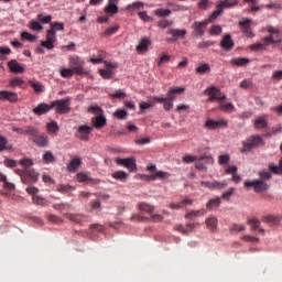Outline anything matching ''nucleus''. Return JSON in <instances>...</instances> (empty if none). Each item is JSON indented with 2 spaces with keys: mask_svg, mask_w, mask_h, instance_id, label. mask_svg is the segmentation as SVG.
<instances>
[{
  "mask_svg": "<svg viewBox=\"0 0 282 282\" xmlns=\"http://www.w3.org/2000/svg\"><path fill=\"white\" fill-rule=\"evenodd\" d=\"M239 4V0H225L220 1L218 6L224 10V8H235V6Z\"/></svg>",
  "mask_w": 282,
  "mask_h": 282,
  "instance_id": "38",
  "label": "nucleus"
},
{
  "mask_svg": "<svg viewBox=\"0 0 282 282\" xmlns=\"http://www.w3.org/2000/svg\"><path fill=\"white\" fill-rule=\"evenodd\" d=\"M246 188H253L256 193H263L268 191V184L263 181H247L245 182Z\"/></svg>",
  "mask_w": 282,
  "mask_h": 282,
  "instance_id": "12",
  "label": "nucleus"
},
{
  "mask_svg": "<svg viewBox=\"0 0 282 282\" xmlns=\"http://www.w3.org/2000/svg\"><path fill=\"white\" fill-rule=\"evenodd\" d=\"M200 186L203 188H209V191H221V188H226L228 186V182L226 181L219 182L215 180L204 181L200 183Z\"/></svg>",
  "mask_w": 282,
  "mask_h": 282,
  "instance_id": "7",
  "label": "nucleus"
},
{
  "mask_svg": "<svg viewBox=\"0 0 282 282\" xmlns=\"http://www.w3.org/2000/svg\"><path fill=\"white\" fill-rule=\"evenodd\" d=\"M205 127L212 130L220 129V127H228V121H226L225 119H221V120L208 119L205 123Z\"/></svg>",
  "mask_w": 282,
  "mask_h": 282,
  "instance_id": "19",
  "label": "nucleus"
},
{
  "mask_svg": "<svg viewBox=\"0 0 282 282\" xmlns=\"http://www.w3.org/2000/svg\"><path fill=\"white\" fill-rule=\"evenodd\" d=\"M89 113H94L95 116H102V108L98 106H90L88 108Z\"/></svg>",
  "mask_w": 282,
  "mask_h": 282,
  "instance_id": "61",
  "label": "nucleus"
},
{
  "mask_svg": "<svg viewBox=\"0 0 282 282\" xmlns=\"http://www.w3.org/2000/svg\"><path fill=\"white\" fill-rule=\"evenodd\" d=\"M206 215V209H197V210H191L185 215V219H195L197 217H204Z\"/></svg>",
  "mask_w": 282,
  "mask_h": 282,
  "instance_id": "31",
  "label": "nucleus"
},
{
  "mask_svg": "<svg viewBox=\"0 0 282 282\" xmlns=\"http://www.w3.org/2000/svg\"><path fill=\"white\" fill-rule=\"evenodd\" d=\"M217 10L214 11L210 17L206 20L207 23H213L214 21H217V19H219V17H221V14H224V9L220 8L219 4L216 6Z\"/></svg>",
  "mask_w": 282,
  "mask_h": 282,
  "instance_id": "34",
  "label": "nucleus"
},
{
  "mask_svg": "<svg viewBox=\"0 0 282 282\" xmlns=\"http://www.w3.org/2000/svg\"><path fill=\"white\" fill-rule=\"evenodd\" d=\"M250 23H252V20L250 19H243L238 23L239 28L241 29V32L246 34L248 39H252L254 36L252 28H250Z\"/></svg>",
  "mask_w": 282,
  "mask_h": 282,
  "instance_id": "16",
  "label": "nucleus"
},
{
  "mask_svg": "<svg viewBox=\"0 0 282 282\" xmlns=\"http://www.w3.org/2000/svg\"><path fill=\"white\" fill-rule=\"evenodd\" d=\"M220 205H221V198L215 197V198H210L207 202L206 208L207 210H215V208H219Z\"/></svg>",
  "mask_w": 282,
  "mask_h": 282,
  "instance_id": "33",
  "label": "nucleus"
},
{
  "mask_svg": "<svg viewBox=\"0 0 282 282\" xmlns=\"http://www.w3.org/2000/svg\"><path fill=\"white\" fill-rule=\"evenodd\" d=\"M39 133V128L29 126L26 129H24V135H31L32 138H35Z\"/></svg>",
  "mask_w": 282,
  "mask_h": 282,
  "instance_id": "46",
  "label": "nucleus"
},
{
  "mask_svg": "<svg viewBox=\"0 0 282 282\" xmlns=\"http://www.w3.org/2000/svg\"><path fill=\"white\" fill-rule=\"evenodd\" d=\"M206 96H209V101L215 102V100H226V95L221 93L218 87L212 86L205 90Z\"/></svg>",
  "mask_w": 282,
  "mask_h": 282,
  "instance_id": "5",
  "label": "nucleus"
},
{
  "mask_svg": "<svg viewBox=\"0 0 282 282\" xmlns=\"http://www.w3.org/2000/svg\"><path fill=\"white\" fill-rule=\"evenodd\" d=\"M220 47L223 50H226L227 52H230L235 47V41H232V36L230 34H227L223 37V41L220 42Z\"/></svg>",
  "mask_w": 282,
  "mask_h": 282,
  "instance_id": "22",
  "label": "nucleus"
},
{
  "mask_svg": "<svg viewBox=\"0 0 282 282\" xmlns=\"http://www.w3.org/2000/svg\"><path fill=\"white\" fill-rule=\"evenodd\" d=\"M83 164V159L75 156L74 159H72L69 161V163L67 164V170L70 173H76V171H78V169H80V165Z\"/></svg>",
  "mask_w": 282,
  "mask_h": 282,
  "instance_id": "23",
  "label": "nucleus"
},
{
  "mask_svg": "<svg viewBox=\"0 0 282 282\" xmlns=\"http://www.w3.org/2000/svg\"><path fill=\"white\" fill-rule=\"evenodd\" d=\"M268 45H270V44H265V42H263V43L257 42L254 44H251L249 47H250L251 52H261V51L265 50V47H268Z\"/></svg>",
  "mask_w": 282,
  "mask_h": 282,
  "instance_id": "39",
  "label": "nucleus"
},
{
  "mask_svg": "<svg viewBox=\"0 0 282 282\" xmlns=\"http://www.w3.org/2000/svg\"><path fill=\"white\" fill-rule=\"evenodd\" d=\"M138 206H139V209H141L145 213H153V210H154V207L147 203H139Z\"/></svg>",
  "mask_w": 282,
  "mask_h": 282,
  "instance_id": "56",
  "label": "nucleus"
},
{
  "mask_svg": "<svg viewBox=\"0 0 282 282\" xmlns=\"http://www.w3.org/2000/svg\"><path fill=\"white\" fill-rule=\"evenodd\" d=\"M263 221H265V224H279L280 218L278 216L268 215L263 217Z\"/></svg>",
  "mask_w": 282,
  "mask_h": 282,
  "instance_id": "54",
  "label": "nucleus"
},
{
  "mask_svg": "<svg viewBox=\"0 0 282 282\" xmlns=\"http://www.w3.org/2000/svg\"><path fill=\"white\" fill-rule=\"evenodd\" d=\"M76 72L73 68H63L61 70L62 78H72Z\"/></svg>",
  "mask_w": 282,
  "mask_h": 282,
  "instance_id": "51",
  "label": "nucleus"
},
{
  "mask_svg": "<svg viewBox=\"0 0 282 282\" xmlns=\"http://www.w3.org/2000/svg\"><path fill=\"white\" fill-rule=\"evenodd\" d=\"M115 118H118V120H127V112L126 110H117L113 113Z\"/></svg>",
  "mask_w": 282,
  "mask_h": 282,
  "instance_id": "64",
  "label": "nucleus"
},
{
  "mask_svg": "<svg viewBox=\"0 0 282 282\" xmlns=\"http://www.w3.org/2000/svg\"><path fill=\"white\" fill-rule=\"evenodd\" d=\"M206 28H208V21H196L192 24L193 36H204L206 34Z\"/></svg>",
  "mask_w": 282,
  "mask_h": 282,
  "instance_id": "8",
  "label": "nucleus"
},
{
  "mask_svg": "<svg viewBox=\"0 0 282 282\" xmlns=\"http://www.w3.org/2000/svg\"><path fill=\"white\" fill-rule=\"evenodd\" d=\"M30 29H31L33 32H41V31L43 30V25H41V22H40V21L31 20V22H30Z\"/></svg>",
  "mask_w": 282,
  "mask_h": 282,
  "instance_id": "45",
  "label": "nucleus"
},
{
  "mask_svg": "<svg viewBox=\"0 0 282 282\" xmlns=\"http://www.w3.org/2000/svg\"><path fill=\"white\" fill-rule=\"evenodd\" d=\"M69 67L77 76H87L89 72L85 70V59L76 55L69 57Z\"/></svg>",
  "mask_w": 282,
  "mask_h": 282,
  "instance_id": "2",
  "label": "nucleus"
},
{
  "mask_svg": "<svg viewBox=\"0 0 282 282\" xmlns=\"http://www.w3.org/2000/svg\"><path fill=\"white\" fill-rule=\"evenodd\" d=\"M65 217L69 221L79 224V226H83L84 224L91 221V216H87V215H83V214H65Z\"/></svg>",
  "mask_w": 282,
  "mask_h": 282,
  "instance_id": "10",
  "label": "nucleus"
},
{
  "mask_svg": "<svg viewBox=\"0 0 282 282\" xmlns=\"http://www.w3.org/2000/svg\"><path fill=\"white\" fill-rule=\"evenodd\" d=\"M184 91V87H172L167 91L166 97H153V100L161 102L165 111H171L173 109V101L177 98V96H182Z\"/></svg>",
  "mask_w": 282,
  "mask_h": 282,
  "instance_id": "1",
  "label": "nucleus"
},
{
  "mask_svg": "<svg viewBox=\"0 0 282 282\" xmlns=\"http://www.w3.org/2000/svg\"><path fill=\"white\" fill-rule=\"evenodd\" d=\"M10 87H21V85H25V82L21 77H14L9 83Z\"/></svg>",
  "mask_w": 282,
  "mask_h": 282,
  "instance_id": "48",
  "label": "nucleus"
},
{
  "mask_svg": "<svg viewBox=\"0 0 282 282\" xmlns=\"http://www.w3.org/2000/svg\"><path fill=\"white\" fill-rule=\"evenodd\" d=\"M0 100H8L9 102H17L19 95L17 93L2 90L0 91Z\"/></svg>",
  "mask_w": 282,
  "mask_h": 282,
  "instance_id": "21",
  "label": "nucleus"
},
{
  "mask_svg": "<svg viewBox=\"0 0 282 282\" xmlns=\"http://www.w3.org/2000/svg\"><path fill=\"white\" fill-rule=\"evenodd\" d=\"M248 224L251 226L252 230H259L262 235L265 232V230L261 228V221L251 219L248 221Z\"/></svg>",
  "mask_w": 282,
  "mask_h": 282,
  "instance_id": "41",
  "label": "nucleus"
},
{
  "mask_svg": "<svg viewBox=\"0 0 282 282\" xmlns=\"http://www.w3.org/2000/svg\"><path fill=\"white\" fill-rule=\"evenodd\" d=\"M72 99H57L51 102V109H55L56 113H69L72 111Z\"/></svg>",
  "mask_w": 282,
  "mask_h": 282,
  "instance_id": "4",
  "label": "nucleus"
},
{
  "mask_svg": "<svg viewBox=\"0 0 282 282\" xmlns=\"http://www.w3.org/2000/svg\"><path fill=\"white\" fill-rule=\"evenodd\" d=\"M105 11L108 12V14H118V6L108 2V6H106Z\"/></svg>",
  "mask_w": 282,
  "mask_h": 282,
  "instance_id": "52",
  "label": "nucleus"
},
{
  "mask_svg": "<svg viewBox=\"0 0 282 282\" xmlns=\"http://www.w3.org/2000/svg\"><path fill=\"white\" fill-rule=\"evenodd\" d=\"M270 173H273V175H282L281 165L269 163V171H262L259 173V175L260 177H271Z\"/></svg>",
  "mask_w": 282,
  "mask_h": 282,
  "instance_id": "17",
  "label": "nucleus"
},
{
  "mask_svg": "<svg viewBox=\"0 0 282 282\" xmlns=\"http://www.w3.org/2000/svg\"><path fill=\"white\" fill-rule=\"evenodd\" d=\"M265 45H274V43H282V39L279 35H269L262 39Z\"/></svg>",
  "mask_w": 282,
  "mask_h": 282,
  "instance_id": "36",
  "label": "nucleus"
},
{
  "mask_svg": "<svg viewBox=\"0 0 282 282\" xmlns=\"http://www.w3.org/2000/svg\"><path fill=\"white\" fill-rule=\"evenodd\" d=\"M8 67L10 69V72H12V74H23V72H25V68L23 66H21V64H19V62H17V59H11L8 63Z\"/></svg>",
  "mask_w": 282,
  "mask_h": 282,
  "instance_id": "24",
  "label": "nucleus"
},
{
  "mask_svg": "<svg viewBox=\"0 0 282 282\" xmlns=\"http://www.w3.org/2000/svg\"><path fill=\"white\" fill-rule=\"evenodd\" d=\"M205 224L208 230H210L212 232H215V230H217V224H218L217 217L210 216L206 218Z\"/></svg>",
  "mask_w": 282,
  "mask_h": 282,
  "instance_id": "30",
  "label": "nucleus"
},
{
  "mask_svg": "<svg viewBox=\"0 0 282 282\" xmlns=\"http://www.w3.org/2000/svg\"><path fill=\"white\" fill-rule=\"evenodd\" d=\"M149 45H151V40H149L148 37H143L140 41L139 45L137 46V52L139 54H143V52H148Z\"/></svg>",
  "mask_w": 282,
  "mask_h": 282,
  "instance_id": "28",
  "label": "nucleus"
},
{
  "mask_svg": "<svg viewBox=\"0 0 282 282\" xmlns=\"http://www.w3.org/2000/svg\"><path fill=\"white\" fill-rule=\"evenodd\" d=\"M19 164H21V166H24V171L26 173L25 177H39V174H36V172H32V165L34 164V161H32V159H22L19 161Z\"/></svg>",
  "mask_w": 282,
  "mask_h": 282,
  "instance_id": "14",
  "label": "nucleus"
},
{
  "mask_svg": "<svg viewBox=\"0 0 282 282\" xmlns=\"http://www.w3.org/2000/svg\"><path fill=\"white\" fill-rule=\"evenodd\" d=\"M154 14H156V17H171V10L170 9H156L154 11Z\"/></svg>",
  "mask_w": 282,
  "mask_h": 282,
  "instance_id": "57",
  "label": "nucleus"
},
{
  "mask_svg": "<svg viewBox=\"0 0 282 282\" xmlns=\"http://www.w3.org/2000/svg\"><path fill=\"white\" fill-rule=\"evenodd\" d=\"M50 111H52V104H39L34 109H33V113L35 116H45V113H50Z\"/></svg>",
  "mask_w": 282,
  "mask_h": 282,
  "instance_id": "20",
  "label": "nucleus"
},
{
  "mask_svg": "<svg viewBox=\"0 0 282 282\" xmlns=\"http://www.w3.org/2000/svg\"><path fill=\"white\" fill-rule=\"evenodd\" d=\"M116 163L119 166H124L130 171V173H135L138 171V165L135 164V160L133 158H128V159H116Z\"/></svg>",
  "mask_w": 282,
  "mask_h": 282,
  "instance_id": "9",
  "label": "nucleus"
},
{
  "mask_svg": "<svg viewBox=\"0 0 282 282\" xmlns=\"http://www.w3.org/2000/svg\"><path fill=\"white\" fill-rule=\"evenodd\" d=\"M58 129H59L58 123L56 121H53V122H50V123L46 124V131L51 135L55 134V133H58Z\"/></svg>",
  "mask_w": 282,
  "mask_h": 282,
  "instance_id": "40",
  "label": "nucleus"
},
{
  "mask_svg": "<svg viewBox=\"0 0 282 282\" xmlns=\"http://www.w3.org/2000/svg\"><path fill=\"white\" fill-rule=\"evenodd\" d=\"M250 64V59L246 57H234L230 61V65L235 67H246V65Z\"/></svg>",
  "mask_w": 282,
  "mask_h": 282,
  "instance_id": "27",
  "label": "nucleus"
},
{
  "mask_svg": "<svg viewBox=\"0 0 282 282\" xmlns=\"http://www.w3.org/2000/svg\"><path fill=\"white\" fill-rule=\"evenodd\" d=\"M37 21L40 23H52V15H45L43 13H39L37 17H36Z\"/></svg>",
  "mask_w": 282,
  "mask_h": 282,
  "instance_id": "49",
  "label": "nucleus"
},
{
  "mask_svg": "<svg viewBox=\"0 0 282 282\" xmlns=\"http://www.w3.org/2000/svg\"><path fill=\"white\" fill-rule=\"evenodd\" d=\"M185 206H193V199L185 198L177 204L175 203L170 204V208H172V210H180V208H185Z\"/></svg>",
  "mask_w": 282,
  "mask_h": 282,
  "instance_id": "26",
  "label": "nucleus"
},
{
  "mask_svg": "<svg viewBox=\"0 0 282 282\" xmlns=\"http://www.w3.org/2000/svg\"><path fill=\"white\" fill-rule=\"evenodd\" d=\"M265 142H263V138L259 134H254L242 141L243 149L240 150V153H246V151H252V149H257V147H263Z\"/></svg>",
  "mask_w": 282,
  "mask_h": 282,
  "instance_id": "3",
  "label": "nucleus"
},
{
  "mask_svg": "<svg viewBox=\"0 0 282 282\" xmlns=\"http://www.w3.org/2000/svg\"><path fill=\"white\" fill-rule=\"evenodd\" d=\"M197 156H193L191 154H186L182 158L184 164H193V162H197Z\"/></svg>",
  "mask_w": 282,
  "mask_h": 282,
  "instance_id": "60",
  "label": "nucleus"
},
{
  "mask_svg": "<svg viewBox=\"0 0 282 282\" xmlns=\"http://www.w3.org/2000/svg\"><path fill=\"white\" fill-rule=\"evenodd\" d=\"M32 199L33 204H36L37 206H45V198H43L42 196L34 195Z\"/></svg>",
  "mask_w": 282,
  "mask_h": 282,
  "instance_id": "62",
  "label": "nucleus"
},
{
  "mask_svg": "<svg viewBox=\"0 0 282 282\" xmlns=\"http://www.w3.org/2000/svg\"><path fill=\"white\" fill-rule=\"evenodd\" d=\"M21 39H23V41H29V43H34V41H36V35H33L30 32L24 31L21 33Z\"/></svg>",
  "mask_w": 282,
  "mask_h": 282,
  "instance_id": "47",
  "label": "nucleus"
},
{
  "mask_svg": "<svg viewBox=\"0 0 282 282\" xmlns=\"http://www.w3.org/2000/svg\"><path fill=\"white\" fill-rule=\"evenodd\" d=\"M42 161L44 164H56V156H54V153H52V151H46L42 155Z\"/></svg>",
  "mask_w": 282,
  "mask_h": 282,
  "instance_id": "32",
  "label": "nucleus"
},
{
  "mask_svg": "<svg viewBox=\"0 0 282 282\" xmlns=\"http://www.w3.org/2000/svg\"><path fill=\"white\" fill-rule=\"evenodd\" d=\"M196 74H210V65L202 64L196 68Z\"/></svg>",
  "mask_w": 282,
  "mask_h": 282,
  "instance_id": "50",
  "label": "nucleus"
},
{
  "mask_svg": "<svg viewBox=\"0 0 282 282\" xmlns=\"http://www.w3.org/2000/svg\"><path fill=\"white\" fill-rule=\"evenodd\" d=\"M46 41H51L52 43H56V32L48 29L46 31Z\"/></svg>",
  "mask_w": 282,
  "mask_h": 282,
  "instance_id": "59",
  "label": "nucleus"
},
{
  "mask_svg": "<svg viewBox=\"0 0 282 282\" xmlns=\"http://www.w3.org/2000/svg\"><path fill=\"white\" fill-rule=\"evenodd\" d=\"M166 34H169L172 37H166V43H175L180 41V39H186V30H180V29H170L167 30Z\"/></svg>",
  "mask_w": 282,
  "mask_h": 282,
  "instance_id": "6",
  "label": "nucleus"
},
{
  "mask_svg": "<svg viewBox=\"0 0 282 282\" xmlns=\"http://www.w3.org/2000/svg\"><path fill=\"white\" fill-rule=\"evenodd\" d=\"M219 109L220 111H232V109H235V105L221 102Z\"/></svg>",
  "mask_w": 282,
  "mask_h": 282,
  "instance_id": "63",
  "label": "nucleus"
},
{
  "mask_svg": "<svg viewBox=\"0 0 282 282\" xmlns=\"http://www.w3.org/2000/svg\"><path fill=\"white\" fill-rule=\"evenodd\" d=\"M0 184H2L4 191H14L17 188L13 183L8 182L7 177H1Z\"/></svg>",
  "mask_w": 282,
  "mask_h": 282,
  "instance_id": "44",
  "label": "nucleus"
},
{
  "mask_svg": "<svg viewBox=\"0 0 282 282\" xmlns=\"http://www.w3.org/2000/svg\"><path fill=\"white\" fill-rule=\"evenodd\" d=\"M213 159L209 155H200L196 159L195 169L197 171H206L208 164H213Z\"/></svg>",
  "mask_w": 282,
  "mask_h": 282,
  "instance_id": "13",
  "label": "nucleus"
},
{
  "mask_svg": "<svg viewBox=\"0 0 282 282\" xmlns=\"http://www.w3.org/2000/svg\"><path fill=\"white\" fill-rule=\"evenodd\" d=\"M32 142L37 147L44 149L45 147H50V138L45 133L37 132L35 137L31 138Z\"/></svg>",
  "mask_w": 282,
  "mask_h": 282,
  "instance_id": "15",
  "label": "nucleus"
},
{
  "mask_svg": "<svg viewBox=\"0 0 282 282\" xmlns=\"http://www.w3.org/2000/svg\"><path fill=\"white\" fill-rule=\"evenodd\" d=\"M254 129H268V115H263L253 121Z\"/></svg>",
  "mask_w": 282,
  "mask_h": 282,
  "instance_id": "25",
  "label": "nucleus"
},
{
  "mask_svg": "<svg viewBox=\"0 0 282 282\" xmlns=\"http://www.w3.org/2000/svg\"><path fill=\"white\" fill-rule=\"evenodd\" d=\"M230 162V155L229 154H220L218 156V164L221 166L228 164Z\"/></svg>",
  "mask_w": 282,
  "mask_h": 282,
  "instance_id": "55",
  "label": "nucleus"
},
{
  "mask_svg": "<svg viewBox=\"0 0 282 282\" xmlns=\"http://www.w3.org/2000/svg\"><path fill=\"white\" fill-rule=\"evenodd\" d=\"M148 171L155 173V175H152V177H166V174L164 172L155 171V164L148 165Z\"/></svg>",
  "mask_w": 282,
  "mask_h": 282,
  "instance_id": "53",
  "label": "nucleus"
},
{
  "mask_svg": "<svg viewBox=\"0 0 282 282\" xmlns=\"http://www.w3.org/2000/svg\"><path fill=\"white\" fill-rule=\"evenodd\" d=\"M221 26L220 25H213L209 30L210 36H219L221 34Z\"/></svg>",
  "mask_w": 282,
  "mask_h": 282,
  "instance_id": "58",
  "label": "nucleus"
},
{
  "mask_svg": "<svg viewBox=\"0 0 282 282\" xmlns=\"http://www.w3.org/2000/svg\"><path fill=\"white\" fill-rule=\"evenodd\" d=\"M93 124L95 129H102V127L107 126V118L105 116L99 115L95 119H93Z\"/></svg>",
  "mask_w": 282,
  "mask_h": 282,
  "instance_id": "29",
  "label": "nucleus"
},
{
  "mask_svg": "<svg viewBox=\"0 0 282 282\" xmlns=\"http://www.w3.org/2000/svg\"><path fill=\"white\" fill-rule=\"evenodd\" d=\"M50 30H52L53 32H64L65 31V24H63V22H53L51 23Z\"/></svg>",
  "mask_w": 282,
  "mask_h": 282,
  "instance_id": "42",
  "label": "nucleus"
},
{
  "mask_svg": "<svg viewBox=\"0 0 282 282\" xmlns=\"http://www.w3.org/2000/svg\"><path fill=\"white\" fill-rule=\"evenodd\" d=\"M12 145H8V139L0 134V152L1 151H11Z\"/></svg>",
  "mask_w": 282,
  "mask_h": 282,
  "instance_id": "43",
  "label": "nucleus"
},
{
  "mask_svg": "<svg viewBox=\"0 0 282 282\" xmlns=\"http://www.w3.org/2000/svg\"><path fill=\"white\" fill-rule=\"evenodd\" d=\"M29 85L36 94H43V91H45V86L39 82L30 80Z\"/></svg>",
  "mask_w": 282,
  "mask_h": 282,
  "instance_id": "37",
  "label": "nucleus"
},
{
  "mask_svg": "<svg viewBox=\"0 0 282 282\" xmlns=\"http://www.w3.org/2000/svg\"><path fill=\"white\" fill-rule=\"evenodd\" d=\"M94 131V128L90 126H79L75 138H78V140H83L84 142H89V133Z\"/></svg>",
  "mask_w": 282,
  "mask_h": 282,
  "instance_id": "11",
  "label": "nucleus"
},
{
  "mask_svg": "<svg viewBox=\"0 0 282 282\" xmlns=\"http://www.w3.org/2000/svg\"><path fill=\"white\" fill-rule=\"evenodd\" d=\"M106 63V69H100L99 70V75L102 76L106 80H111V78H113V70L111 69H116V64H111V63Z\"/></svg>",
  "mask_w": 282,
  "mask_h": 282,
  "instance_id": "18",
  "label": "nucleus"
},
{
  "mask_svg": "<svg viewBox=\"0 0 282 282\" xmlns=\"http://www.w3.org/2000/svg\"><path fill=\"white\" fill-rule=\"evenodd\" d=\"M126 10H128V12H138V10H144V2H133L127 6Z\"/></svg>",
  "mask_w": 282,
  "mask_h": 282,
  "instance_id": "35",
  "label": "nucleus"
}]
</instances>
